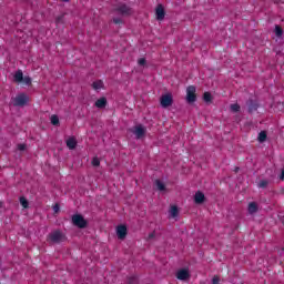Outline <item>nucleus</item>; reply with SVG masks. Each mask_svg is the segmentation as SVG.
Returning a JSON list of instances; mask_svg holds the SVG:
<instances>
[{
    "label": "nucleus",
    "mask_w": 284,
    "mask_h": 284,
    "mask_svg": "<svg viewBox=\"0 0 284 284\" xmlns=\"http://www.w3.org/2000/svg\"><path fill=\"white\" fill-rule=\"evenodd\" d=\"M172 103H174V98L172 97V93L163 94L160 98L161 108H164V109L170 108L172 106Z\"/></svg>",
    "instance_id": "nucleus-1"
},
{
    "label": "nucleus",
    "mask_w": 284,
    "mask_h": 284,
    "mask_svg": "<svg viewBox=\"0 0 284 284\" xmlns=\"http://www.w3.org/2000/svg\"><path fill=\"white\" fill-rule=\"evenodd\" d=\"M49 241L51 243H63L65 241V235L61 231H53L49 234Z\"/></svg>",
    "instance_id": "nucleus-2"
},
{
    "label": "nucleus",
    "mask_w": 284,
    "mask_h": 284,
    "mask_svg": "<svg viewBox=\"0 0 284 284\" xmlns=\"http://www.w3.org/2000/svg\"><path fill=\"white\" fill-rule=\"evenodd\" d=\"M115 11L122 14V17H132L134 14V11L128 4H120Z\"/></svg>",
    "instance_id": "nucleus-3"
},
{
    "label": "nucleus",
    "mask_w": 284,
    "mask_h": 284,
    "mask_svg": "<svg viewBox=\"0 0 284 284\" xmlns=\"http://www.w3.org/2000/svg\"><path fill=\"white\" fill-rule=\"evenodd\" d=\"M196 101V87L190 85L186 88V102L194 103Z\"/></svg>",
    "instance_id": "nucleus-4"
},
{
    "label": "nucleus",
    "mask_w": 284,
    "mask_h": 284,
    "mask_svg": "<svg viewBox=\"0 0 284 284\" xmlns=\"http://www.w3.org/2000/svg\"><path fill=\"white\" fill-rule=\"evenodd\" d=\"M28 101H30V98H28L27 94H18L14 100H13V105H17V106H23V105H27L28 104Z\"/></svg>",
    "instance_id": "nucleus-5"
},
{
    "label": "nucleus",
    "mask_w": 284,
    "mask_h": 284,
    "mask_svg": "<svg viewBox=\"0 0 284 284\" xmlns=\"http://www.w3.org/2000/svg\"><path fill=\"white\" fill-rule=\"evenodd\" d=\"M72 223L77 227H81V229H83L88 225V222L85 221V219H83V216H81L79 214L72 216Z\"/></svg>",
    "instance_id": "nucleus-6"
},
{
    "label": "nucleus",
    "mask_w": 284,
    "mask_h": 284,
    "mask_svg": "<svg viewBox=\"0 0 284 284\" xmlns=\"http://www.w3.org/2000/svg\"><path fill=\"white\" fill-rule=\"evenodd\" d=\"M132 133L135 138L143 139V136H145V126L139 124L132 129Z\"/></svg>",
    "instance_id": "nucleus-7"
},
{
    "label": "nucleus",
    "mask_w": 284,
    "mask_h": 284,
    "mask_svg": "<svg viewBox=\"0 0 284 284\" xmlns=\"http://www.w3.org/2000/svg\"><path fill=\"white\" fill-rule=\"evenodd\" d=\"M116 236L120 241H123L128 236V227L125 225H119L115 229Z\"/></svg>",
    "instance_id": "nucleus-8"
},
{
    "label": "nucleus",
    "mask_w": 284,
    "mask_h": 284,
    "mask_svg": "<svg viewBox=\"0 0 284 284\" xmlns=\"http://www.w3.org/2000/svg\"><path fill=\"white\" fill-rule=\"evenodd\" d=\"M155 18L158 21H163L165 19V8H163V4H159L155 8Z\"/></svg>",
    "instance_id": "nucleus-9"
},
{
    "label": "nucleus",
    "mask_w": 284,
    "mask_h": 284,
    "mask_svg": "<svg viewBox=\"0 0 284 284\" xmlns=\"http://www.w3.org/2000/svg\"><path fill=\"white\" fill-rule=\"evenodd\" d=\"M176 278H179V281H187V278H190V271L187 268L178 271Z\"/></svg>",
    "instance_id": "nucleus-10"
},
{
    "label": "nucleus",
    "mask_w": 284,
    "mask_h": 284,
    "mask_svg": "<svg viewBox=\"0 0 284 284\" xmlns=\"http://www.w3.org/2000/svg\"><path fill=\"white\" fill-rule=\"evenodd\" d=\"M194 203H196V205H201V203H205V194H203V192L197 191L194 195Z\"/></svg>",
    "instance_id": "nucleus-11"
},
{
    "label": "nucleus",
    "mask_w": 284,
    "mask_h": 284,
    "mask_svg": "<svg viewBox=\"0 0 284 284\" xmlns=\"http://www.w3.org/2000/svg\"><path fill=\"white\" fill-rule=\"evenodd\" d=\"M169 217L170 219H179V207L176 205H172L169 210Z\"/></svg>",
    "instance_id": "nucleus-12"
},
{
    "label": "nucleus",
    "mask_w": 284,
    "mask_h": 284,
    "mask_svg": "<svg viewBox=\"0 0 284 284\" xmlns=\"http://www.w3.org/2000/svg\"><path fill=\"white\" fill-rule=\"evenodd\" d=\"M67 148H69V150H74V148H77V138L71 136L67 140Z\"/></svg>",
    "instance_id": "nucleus-13"
},
{
    "label": "nucleus",
    "mask_w": 284,
    "mask_h": 284,
    "mask_svg": "<svg viewBox=\"0 0 284 284\" xmlns=\"http://www.w3.org/2000/svg\"><path fill=\"white\" fill-rule=\"evenodd\" d=\"M108 105V100L105 98H100L95 101V108H99L100 110L105 108Z\"/></svg>",
    "instance_id": "nucleus-14"
},
{
    "label": "nucleus",
    "mask_w": 284,
    "mask_h": 284,
    "mask_svg": "<svg viewBox=\"0 0 284 284\" xmlns=\"http://www.w3.org/2000/svg\"><path fill=\"white\" fill-rule=\"evenodd\" d=\"M256 212H258V205L256 202H251L248 204V214H256Z\"/></svg>",
    "instance_id": "nucleus-15"
},
{
    "label": "nucleus",
    "mask_w": 284,
    "mask_h": 284,
    "mask_svg": "<svg viewBox=\"0 0 284 284\" xmlns=\"http://www.w3.org/2000/svg\"><path fill=\"white\" fill-rule=\"evenodd\" d=\"M92 88L93 90H95L97 92H99V90H103V81L101 80H97L92 83Z\"/></svg>",
    "instance_id": "nucleus-16"
},
{
    "label": "nucleus",
    "mask_w": 284,
    "mask_h": 284,
    "mask_svg": "<svg viewBox=\"0 0 284 284\" xmlns=\"http://www.w3.org/2000/svg\"><path fill=\"white\" fill-rule=\"evenodd\" d=\"M266 140H267V133L265 131L260 132L257 141L260 143H265Z\"/></svg>",
    "instance_id": "nucleus-17"
},
{
    "label": "nucleus",
    "mask_w": 284,
    "mask_h": 284,
    "mask_svg": "<svg viewBox=\"0 0 284 284\" xmlns=\"http://www.w3.org/2000/svg\"><path fill=\"white\" fill-rule=\"evenodd\" d=\"M155 187H156V190H159L160 192H164V190H165V184H164L161 180H156V181H155Z\"/></svg>",
    "instance_id": "nucleus-18"
},
{
    "label": "nucleus",
    "mask_w": 284,
    "mask_h": 284,
    "mask_svg": "<svg viewBox=\"0 0 284 284\" xmlns=\"http://www.w3.org/2000/svg\"><path fill=\"white\" fill-rule=\"evenodd\" d=\"M14 81H17L18 83H21V81H23V72L17 71L14 74Z\"/></svg>",
    "instance_id": "nucleus-19"
},
{
    "label": "nucleus",
    "mask_w": 284,
    "mask_h": 284,
    "mask_svg": "<svg viewBox=\"0 0 284 284\" xmlns=\"http://www.w3.org/2000/svg\"><path fill=\"white\" fill-rule=\"evenodd\" d=\"M20 205H22V207H23L24 210H28L30 203L28 202V200H27L24 196H21V197H20Z\"/></svg>",
    "instance_id": "nucleus-20"
},
{
    "label": "nucleus",
    "mask_w": 284,
    "mask_h": 284,
    "mask_svg": "<svg viewBox=\"0 0 284 284\" xmlns=\"http://www.w3.org/2000/svg\"><path fill=\"white\" fill-rule=\"evenodd\" d=\"M203 99H204L205 103H210L212 101V93L205 92L203 95Z\"/></svg>",
    "instance_id": "nucleus-21"
},
{
    "label": "nucleus",
    "mask_w": 284,
    "mask_h": 284,
    "mask_svg": "<svg viewBox=\"0 0 284 284\" xmlns=\"http://www.w3.org/2000/svg\"><path fill=\"white\" fill-rule=\"evenodd\" d=\"M231 112H239L241 110V105L234 103L230 105Z\"/></svg>",
    "instance_id": "nucleus-22"
},
{
    "label": "nucleus",
    "mask_w": 284,
    "mask_h": 284,
    "mask_svg": "<svg viewBox=\"0 0 284 284\" xmlns=\"http://www.w3.org/2000/svg\"><path fill=\"white\" fill-rule=\"evenodd\" d=\"M50 121L52 125H59V116L58 115H51Z\"/></svg>",
    "instance_id": "nucleus-23"
},
{
    "label": "nucleus",
    "mask_w": 284,
    "mask_h": 284,
    "mask_svg": "<svg viewBox=\"0 0 284 284\" xmlns=\"http://www.w3.org/2000/svg\"><path fill=\"white\" fill-rule=\"evenodd\" d=\"M258 108V105L254 102H251L248 104V112H254V110H256Z\"/></svg>",
    "instance_id": "nucleus-24"
},
{
    "label": "nucleus",
    "mask_w": 284,
    "mask_h": 284,
    "mask_svg": "<svg viewBox=\"0 0 284 284\" xmlns=\"http://www.w3.org/2000/svg\"><path fill=\"white\" fill-rule=\"evenodd\" d=\"M275 34H276V37H283V29H281V27L276 26L275 27Z\"/></svg>",
    "instance_id": "nucleus-25"
},
{
    "label": "nucleus",
    "mask_w": 284,
    "mask_h": 284,
    "mask_svg": "<svg viewBox=\"0 0 284 284\" xmlns=\"http://www.w3.org/2000/svg\"><path fill=\"white\" fill-rule=\"evenodd\" d=\"M22 82L26 85H30L32 83V79L30 77H24V78H22Z\"/></svg>",
    "instance_id": "nucleus-26"
},
{
    "label": "nucleus",
    "mask_w": 284,
    "mask_h": 284,
    "mask_svg": "<svg viewBox=\"0 0 284 284\" xmlns=\"http://www.w3.org/2000/svg\"><path fill=\"white\" fill-rule=\"evenodd\" d=\"M92 165L94 168H99V165H101V161L99 160V158H93Z\"/></svg>",
    "instance_id": "nucleus-27"
},
{
    "label": "nucleus",
    "mask_w": 284,
    "mask_h": 284,
    "mask_svg": "<svg viewBox=\"0 0 284 284\" xmlns=\"http://www.w3.org/2000/svg\"><path fill=\"white\" fill-rule=\"evenodd\" d=\"M148 63V61L145 60V58H140L139 60H138V65H145Z\"/></svg>",
    "instance_id": "nucleus-28"
},
{
    "label": "nucleus",
    "mask_w": 284,
    "mask_h": 284,
    "mask_svg": "<svg viewBox=\"0 0 284 284\" xmlns=\"http://www.w3.org/2000/svg\"><path fill=\"white\" fill-rule=\"evenodd\" d=\"M113 23H115V24L123 23V19H121V18H114V19H113Z\"/></svg>",
    "instance_id": "nucleus-29"
},
{
    "label": "nucleus",
    "mask_w": 284,
    "mask_h": 284,
    "mask_svg": "<svg viewBox=\"0 0 284 284\" xmlns=\"http://www.w3.org/2000/svg\"><path fill=\"white\" fill-rule=\"evenodd\" d=\"M267 186V181H262L258 184V187H266Z\"/></svg>",
    "instance_id": "nucleus-30"
},
{
    "label": "nucleus",
    "mask_w": 284,
    "mask_h": 284,
    "mask_svg": "<svg viewBox=\"0 0 284 284\" xmlns=\"http://www.w3.org/2000/svg\"><path fill=\"white\" fill-rule=\"evenodd\" d=\"M220 281H221V280L219 278V276H215V277H213L212 283H213V284H219Z\"/></svg>",
    "instance_id": "nucleus-31"
},
{
    "label": "nucleus",
    "mask_w": 284,
    "mask_h": 284,
    "mask_svg": "<svg viewBox=\"0 0 284 284\" xmlns=\"http://www.w3.org/2000/svg\"><path fill=\"white\" fill-rule=\"evenodd\" d=\"M18 150H20L21 152H23V150H26V144H19V145H18Z\"/></svg>",
    "instance_id": "nucleus-32"
},
{
    "label": "nucleus",
    "mask_w": 284,
    "mask_h": 284,
    "mask_svg": "<svg viewBox=\"0 0 284 284\" xmlns=\"http://www.w3.org/2000/svg\"><path fill=\"white\" fill-rule=\"evenodd\" d=\"M59 210H60V207H59V204H55L54 206H53V212H59Z\"/></svg>",
    "instance_id": "nucleus-33"
},
{
    "label": "nucleus",
    "mask_w": 284,
    "mask_h": 284,
    "mask_svg": "<svg viewBox=\"0 0 284 284\" xmlns=\"http://www.w3.org/2000/svg\"><path fill=\"white\" fill-rule=\"evenodd\" d=\"M280 179H281L282 181H284V169L282 170V174H281Z\"/></svg>",
    "instance_id": "nucleus-34"
},
{
    "label": "nucleus",
    "mask_w": 284,
    "mask_h": 284,
    "mask_svg": "<svg viewBox=\"0 0 284 284\" xmlns=\"http://www.w3.org/2000/svg\"><path fill=\"white\" fill-rule=\"evenodd\" d=\"M278 105H280V108H283V106H284V104H283V103H280Z\"/></svg>",
    "instance_id": "nucleus-35"
},
{
    "label": "nucleus",
    "mask_w": 284,
    "mask_h": 284,
    "mask_svg": "<svg viewBox=\"0 0 284 284\" xmlns=\"http://www.w3.org/2000/svg\"><path fill=\"white\" fill-rule=\"evenodd\" d=\"M64 1H70V0H64Z\"/></svg>",
    "instance_id": "nucleus-36"
}]
</instances>
